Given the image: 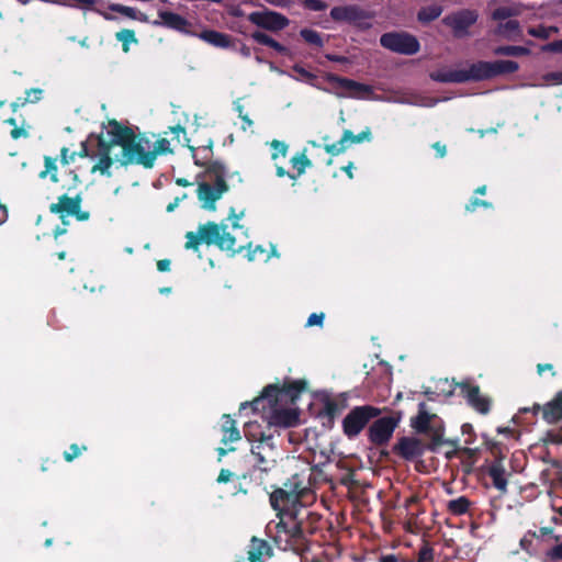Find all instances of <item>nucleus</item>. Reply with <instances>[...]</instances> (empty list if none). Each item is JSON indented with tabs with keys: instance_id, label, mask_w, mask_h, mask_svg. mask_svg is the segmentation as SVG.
<instances>
[{
	"instance_id": "1",
	"label": "nucleus",
	"mask_w": 562,
	"mask_h": 562,
	"mask_svg": "<svg viewBox=\"0 0 562 562\" xmlns=\"http://www.w3.org/2000/svg\"><path fill=\"white\" fill-rule=\"evenodd\" d=\"M305 390L304 380L269 384L252 402L241 403L239 409L247 406H251L254 411L261 409V416L270 427H294L299 424L300 415L296 401Z\"/></svg>"
},
{
	"instance_id": "2",
	"label": "nucleus",
	"mask_w": 562,
	"mask_h": 562,
	"mask_svg": "<svg viewBox=\"0 0 562 562\" xmlns=\"http://www.w3.org/2000/svg\"><path fill=\"white\" fill-rule=\"evenodd\" d=\"M108 136L112 144L121 148L115 160L121 167L142 166L144 169L154 168V154L150 151L151 140L145 133H136L131 126L112 119L108 123Z\"/></svg>"
},
{
	"instance_id": "3",
	"label": "nucleus",
	"mask_w": 562,
	"mask_h": 562,
	"mask_svg": "<svg viewBox=\"0 0 562 562\" xmlns=\"http://www.w3.org/2000/svg\"><path fill=\"white\" fill-rule=\"evenodd\" d=\"M226 224H217L215 222H207L205 224H201L198 227L196 232H188L186 234V249H192L198 251L202 244L207 246L215 245L217 248L224 251H232L235 254L236 249V238L228 233Z\"/></svg>"
},
{
	"instance_id": "4",
	"label": "nucleus",
	"mask_w": 562,
	"mask_h": 562,
	"mask_svg": "<svg viewBox=\"0 0 562 562\" xmlns=\"http://www.w3.org/2000/svg\"><path fill=\"white\" fill-rule=\"evenodd\" d=\"M256 427H258V425L255 423H247L244 428L245 437L254 442L251 446V454L256 460V467L263 472H268L277 464L279 451L272 437L262 434L259 435L256 431Z\"/></svg>"
},
{
	"instance_id": "5",
	"label": "nucleus",
	"mask_w": 562,
	"mask_h": 562,
	"mask_svg": "<svg viewBox=\"0 0 562 562\" xmlns=\"http://www.w3.org/2000/svg\"><path fill=\"white\" fill-rule=\"evenodd\" d=\"M411 426L418 432L427 434L431 438V449L442 443L443 424L434 413L427 409L426 404L418 405V414L411 418Z\"/></svg>"
},
{
	"instance_id": "6",
	"label": "nucleus",
	"mask_w": 562,
	"mask_h": 562,
	"mask_svg": "<svg viewBox=\"0 0 562 562\" xmlns=\"http://www.w3.org/2000/svg\"><path fill=\"white\" fill-rule=\"evenodd\" d=\"M329 15L335 22L351 24L360 31H367L372 27L370 20L373 15L358 4L334 7L331 8Z\"/></svg>"
},
{
	"instance_id": "7",
	"label": "nucleus",
	"mask_w": 562,
	"mask_h": 562,
	"mask_svg": "<svg viewBox=\"0 0 562 562\" xmlns=\"http://www.w3.org/2000/svg\"><path fill=\"white\" fill-rule=\"evenodd\" d=\"M380 44L382 47L401 55H415L420 49L418 38L404 31L386 32L381 35Z\"/></svg>"
},
{
	"instance_id": "8",
	"label": "nucleus",
	"mask_w": 562,
	"mask_h": 562,
	"mask_svg": "<svg viewBox=\"0 0 562 562\" xmlns=\"http://www.w3.org/2000/svg\"><path fill=\"white\" fill-rule=\"evenodd\" d=\"M380 414L381 411L371 405L352 408L342 420L344 434L348 438L357 437L364 429L367 424Z\"/></svg>"
},
{
	"instance_id": "9",
	"label": "nucleus",
	"mask_w": 562,
	"mask_h": 562,
	"mask_svg": "<svg viewBox=\"0 0 562 562\" xmlns=\"http://www.w3.org/2000/svg\"><path fill=\"white\" fill-rule=\"evenodd\" d=\"M460 395L465 400L468 405L475 412L487 415L492 408V397L482 392L480 386L471 380H464L456 385Z\"/></svg>"
},
{
	"instance_id": "10",
	"label": "nucleus",
	"mask_w": 562,
	"mask_h": 562,
	"mask_svg": "<svg viewBox=\"0 0 562 562\" xmlns=\"http://www.w3.org/2000/svg\"><path fill=\"white\" fill-rule=\"evenodd\" d=\"M479 19V13L473 9H461L447 14L442 19V23L450 27L452 34L457 38L465 37L470 34L469 30Z\"/></svg>"
},
{
	"instance_id": "11",
	"label": "nucleus",
	"mask_w": 562,
	"mask_h": 562,
	"mask_svg": "<svg viewBox=\"0 0 562 562\" xmlns=\"http://www.w3.org/2000/svg\"><path fill=\"white\" fill-rule=\"evenodd\" d=\"M247 19L256 26L270 32L282 31L290 23L285 15L269 9H265L262 11H254L248 14Z\"/></svg>"
},
{
	"instance_id": "12",
	"label": "nucleus",
	"mask_w": 562,
	"mask_h": 562,
	"mask_svg": "<svg viewBox=\"0 0 562 562\" xmlns=\"http://www.w3.org/2000/svg\"><path fill=\"white\" fill-rule=\"evenodd\" d=\"M400 420L401 416H387L379 418L375 422H373L368 432L370 441L376 446L387 443L392 438L393 432L396 429Z\"/></svg>"
},
{
	"instance_id": "13",
	"label": "nucleus",
	"mask_w": 562,
	"mask_h": 562,
	"mask_svg": "<svg viewBox=\"0 0 562 562\" xmlns=\"http://www.w3.org/2000/svg\"><path fill=\"white\" fill-rule=\"evenodd\" d=\"M324 79L326 82L334 85L337 88H341V89L350 91L349 94H345V93L335 91L334 93L338 98H346V97L356 98L359 94H371L373 91L372 87L369 85L361 83V82H358V81L349 79V78L340 77L333 72L325 74Z\"/></svg>"
},
{
	"instance_id": "14",
	"label": "nucleus",
	"mask_w": 562,
	"mask_h": 562,
	"mask_svg": "<svg viewBox=\"0 0 562 562\" xmlns=\"http://www.w3.org/2000/svg\"><path fill=\"white\" fill-rule=\"evenodd\" d=\"M372 139V133L370 127H366L359 134H353L350 130H345L340 139L333 144H326L324 149L330 156H338L346 151V149L352 144H359L362 142H370Z\"/></svg>"
},
{
	"instance_id": "15",
	"label": "nucleus",
	"mask_w": 562,
	"mask_h": 562,
	"mask_svg": "<svg viewBox=\"0 0 562 562\" xmlns=\"http://www.w3.org/2000/svg\"><path fill=\"white\" fill-rule=\"evenodd\" d=\"M115 144H112L111 136H108L105 138L103 134L98 135L97 137V149H98V156L99 160L98 162L91 168V172L94 173L99 171L101 175L111 177L110 168L113 165L115 160V156H111L112 149L115 147Z\"/></svg>"
},
{
	"instance_id": "16",
	"label": "nucleus",
	"mask_w": 562,
	"mask_h": 562,
	"mask_svg": "<svg viewBox=\"0 0 562 562\" xmlns=\"http://www.w3.org/2000/svg\"><path fill=\"white\" fill-rule=\"evenodd\" d=\"M228 191L227 182H201L196 189L198 199L203 203L202 207L209 211H215V203L222 195Z\"/></svg>"
},
{
	"instance_id": "17",
	"label": "nucleus",
	"mask_w": 562,
	"mask_h": 562,
	"mask_svg": "<svg viewBox=\"0 0 562 562\" xmlns=\"http://www.w3.org/2000/svg\"><path fill=\"white\" fill-rule=\"evenodd\" d=\"M81 202L82 198L80 193L76 194L75 196L63 194L58 198L57 203H52L49 205V211L53 214H58L63 225H67L68 221L65 220V216H71L72 213L77 212V206L81 205Z\"/></svg>"
},
{
	"instance_id": "18",
	"label": "nucleus",
	"mask_w": 562,
	"mask_h": 562,
	"mask_svg": "<svg viewBox=\"0 0 562 562\" xmlns=\"http://www.w3.org/2000/svg\"><path fill=\"white\" fill-rule=\"evenodd\" d=\"M424 450L423 441L416 437H403L394 446V451L407 460L422 456Z\"/></svg>"
},
{
	"instance_id": "19",
	"label": "nucleus",
	"mask_w": 562,
	"mask_h": 562,
	"mask_svg": "<svg viewBox=\"0 0 562 562\" xmlns=\"http://www.w3.org/2000/svg\"><path fill=\"white\" fill-rule=\"evenodd\" d=\"M463 70V81H483L493 78L491 61L480 60Z\"/></svg>"
},
{
	"instance_id": "20",
	"label": "nucleus",
	"mask_w": 562,
	"mask_h": 562,
	"mask_svg": "<svg viewBox=\"0 0 562 562\" xmlns=\"http://www.w3.org/2000/svg\"><path fill=\"white\" fill-rule=\"evenodd\" d=\"M158 16L161 21H155L154 25H164L179 32H187V27L190 25L186 18L171 11H159Z\"/></svg>"
},
{
	"instance_id": "21",
	"label": "nucleus",
	"mask_w": 562,
	"mask_h": 562,
	"mask_svg": "<svg viewBox=\"0 0 562 562\" xmlns=\"http://www.w3.org/2000/svg\"><path fill=\"white\" fill-rule=\"evenodd\" d=\"M488 474L493 480L494 486L505 492L507 487V479L509 476L508 471L504 467L503 457L496 458L488 468Z\"/></svg>"
},
{
	"instance_id": "22",
	"label": "nucleus",
	"mask_w": 562,
	"mask_h": 562,
	"mask_svg": "<svg viewBox=\"0 0 562 562\" xmlns=\"http://www.w3.org/2000/svg\"><path fill=\"white\" fill-rule=\"evenodd\" d=\"M199 37L207 44L218 48H228L233 45L231 35L215 30H204L199 34Z\"/></svg>"
},
{
	"instance_id": "23",
	"label": "nucleus",
	"mask_w": 562,
	"mask_h": 562,
	"mask_svg": "<svg viewBox=\"0 0 562 562\" xmlns=\"http://www.w3.org/2000/svg\"><path fill=\"white\" fill-rule=\"evenodd\" d=\"M221 429L223 432L222 443L225 446L229 442L239 441L241 438L235 420L229 415L223 416Z\"/></svg>"
},
{
	"instance_id": "24",
	"label": "nucleus",
	"mask_w": 562,
	"mask_h": 562,
	"mask_svg": "<svg viewBox=\"0 0 562 562\" xmlns=\"http://www.w3.org/2000/svg\"><path fill=\"white\" fill-rule=\"evenodd\" d=\"M315 400L322 405L323 413L329 417H334L340 412L336 398L326 391L316 392Z\"/></svg>"
},
{
	"instance_id": "25",
	"label": "nucleus",
	"mask_w": 562,
	"mask_h": 562,
	"mask_svg": "<svg viewBox=\"0 0 562 562\" xmlns=\"http://www.w3.org/2000/svg\"><path fill=\"white\" fill-rule=\"evenodd\" d=\"M250 37L258 44L268 46L272 49H274L277 53L283 56H288L290 54V49L282 45L281 43L273 40L268 34L261 32V31H255L251 33Z\"/></svg>"
},
{
	"instance_id": "26",
	"label": "nucleus",
	"mask_w": 562,
	"mask_h": 562,
	"mask_svg": "<svg viewBox=\"0 0 562 562\" xmlns=\"http://www.w3.org/2000/svg\"><path fill=\"white\" fill-rule=\"evenodd\" d=\"M430 79L436 82L442 83H464L463 81V70H437L430 72Z\"/></svg>"
},
{
	"instance_id": "27",
	"label": "nucleus",
	"mask_w": 562,
	"mask_h": 562,
	"mask_svg": "<svg viewBox=\"0 0 562 562\" xmlns=\"http://www.w3.org/2000/svg\"><path fill=\"white\" fill-rule=\"evenodd\" d=\"M543 417L549 423L562 419V391L543 407Z\"/></svg>"
},
{
	"instance_id": "28",
	"label": "nucleus",
	"mask_w": 562,
	"mask_h": 562,
	"mask_svg": "<svg viewBox=\"0 0 562 562\" xmlns=\"http://www.w3.org/2000/svg\"><path fill=\"white\" fill-rule=\"evenodd\" d=\"M297 501V494L285 490H277L270 496L271 505L274 509H283L286 505Z\"/></svg>"
},
{
	"instance_id": "29",
	"label": "nucleus",
	"mask_w": 562,
	"mask_h": 562,
	"mask_svg": "<svg viewBox=\"0 0 562 562\" xmlns=\"http://www.w3.org/2000/svg\"><path fill=\"white\" fill-rule=\"evenodd\" d=\"M493 78L504 75H510L519 69V64L515 60L499 59L491 61Z\"/></svg>"
},
{
	"instance_id": "30",
	"label": "nucleus",
	"mask_w": 562,
	"mask_h": 562,
	"mask_svg": "<svg viewBox=\"0 0 562 562\" xmlns=\"http://www.w3.org/2000/svg\"><path fill=\"white\" fill-rule=\"evenodd\" d=\"M43 90L40 88H32L25 91L24 98H18L15 101L11 103V109L13 112H16L20 108L24 106L27 103H35L42 98Z\"/></svg>"
},
{
	"instance_id": "31",
	"label": "nucleus",
	"mask_w": 562,
	"mask_h": 562,
	"mask_svg": "<svg viewBox=\"0 0 562 562\" xmlns=\"http://www.w3.org/2000/svg\"><path fill=\"white\" fill-rule=\"evenodd\" d=\"M442 13V7L438 4L423 7L417 13L418 22L423 24L437 20Z\"/></svg>"
},
{
	"instance_id": "32",
	"label": "nucleus",
	"mask_w": 562,
	"mask_h": 562,
	"mask_svg": "<svg viewBox=\"0 0 562 562\" xmlns=\"http://www.w3.org/2000/svg\"><path fill=\"white\" fill-rule=\"evenodd\" d=\"M44 170L38 173V178L45 179L48 176L52 182L57 183L59 181L57 159L50 156H44Z\"/></svg>"
},
{
	"instance_id": "33",
	"label": "nucleus",
	"mask_w": 562,
	"mask_h": 562,
	"mask_svg": "<svg viewBox=\"0 0 562 562\" xmlns=\"http://www.w3.org/2000/svg\"><path fill=\"white\" fill-rule=\"evenodd\" d=\"M494 54L497 56H528L530 54V49L525 46H516V45H503L494 48Z\"/></svg>"
},
{
	"instance_id": "34",
	"label": "nucleus",
	"mask_w": 562,
	"mask_h": 562,
	"mask_svg": "<svg viewBox=\"0 0 562 562\" xmlns=\"http://www.w3.org/2000/svg\"><path fill=\"white\" fill-rule=\"evenodd\" d=\"M269 547L268 544L262 541L254 538L251 540L250 549L248 551V557L251 562H257L263 557L265 554H268Z\"/></svg>"
},
{
	"instance_id": "35",
	"label": "nucleus",
	"mask_w": 562,
	"mask_h": 562,
	"mask_svg": "<svg viewBox=\"0 0 562 562\" xmlns=\"http://www.w3.org/2000/svg\"><path fill=\"white\" fill-rule=\"evenodd\" d=\"M290 162L292 167L297 171L296 178L302 176L306 168L312 166V160L306 156V149H303L301 153L294 155Z\"/></svg>"
},
{
	"instance_id": "36",
	"label": "nucleus",
	"mask_w": 562,
	"mask_h": 562,
	"mask_svg": "<svg viewBox=\"0 0 562 562\" xmlns=\"http://www.w3.org/2000/svg\"><path fill=\"white\" fill-rule=\"evenodd\" d=\"M206 173L214 179V182H226V168L221 161H211L206 166Z\"/></svg>"
},
{
	"instance_id": "37",
	"label": "nucleus",
	"mask_w": 562,
	"mask_h": 562,
	"mask_svg": "<svg viewBox=\"0 0 562 562\" xmlns=\"http://www.w3.org/2000/svg\"><path fill=\"white\" fill-rule=\"evenodd\" d=\"M150 151L154 154V164L156 162L158 156L173 153L170 146V142L165 137L158 138L156 142H151Z\"/></svg>"
},
{
	"instance_id": "38",
	"label": "nucleus",
	"mask_w": 562,
	"mask_h": 562,
	"mask_svg": "<svg viewBox=\"0 0 562 562\" xmlns=\"http://www.w3.org/2000/svg\"><path fill=\"white\" fill-rule=\"evenodd\" d=\"M300 36L310 45L312 46H315V47H323L324 46V40L321 35V33H318L317 31L315 30H312V29H302L300 31Z\"/></svg>"
},
{
	"instance_id": "39",
	"label": "nucleus",
	"mask_w": 562,
	"mask_h": 562,
	"mask_svg": "<svg viewBox=\"0 0 562 562\" xmlns=\"http://www.w3.org/2000/svg\"><path fill=\"white\" fill-rule=\"evenodd\" d=\"M557 26H544L542 24L528 29V34L540 40H548L553 33H558Z\"/></svg>"
},
{
	"instance_id": "40",
	"label": "nucleus",
	"mask_w": 562,
	"mask_h": 562,
	"mask_svg": "<svg viewBox=\"0 0 562 562\" xmlns=\"http://www.w3.org/2000/svg\"><path fill=\"white\" fill-rule=\"evenodd\" d=\"M115 37L119 42L122 43V48L125 53H127L130 50V44L131 43H136L137 40H136V36H135V32L133 30H130V29H123L121 31H119L116 34H115Z\"/></svg>"
},
{
	"instance_id": "41",
	"label": "nucleus",
	"mask_w": 562,
	"mask_h": 562,
	"mask_svg": "<svg viewBox=\"0 0 562 562\" xmlns=\"http://www.w3.org/2000/svg\"><path fill=\"white\" fill-rule=\"evenodd\" d=\"M457 384L458 383L449 381L448 379H441L436 383L435 392L438 396H450L453 393V386Z\"/></svg>"
},
{
	"instance_id": "42",
	"label": "nucleus",
	"mask_w": 562,
	"mask_h": 562,
	"mask_svg": "<svg viewBox=\"0 0 562 562\" xmlns=\"http://www.w3.org/2000/svg\"><path fill=\"white\" fill-rule=\"evenodd\" d=\"M448 508L451 513H453L456 515H462L469 508V501L465 497H459L457 499H452L449 502Z\"/></svg>"
},
{
	"instance_id": "43",
	"label": "nucleus",
	"mask_w": 562,
	"mask_h": 562,
	"mask_svg": "<svg viewBox=\"0 0 562 562\" xmlns=\"http://www.w3.org/2000/svg\"><path fill=\"white\" fill-rule=\"evenodd\" d=\"M109 10L112 12L121 13L132 20L137 19L136 10L132 7H126V5L119 4V3H112L109 5Z\"/></svg>"
},
{
	"instance_id": "44",
	"label": "nucleus",
	"mask_w": 562,
	"mask_h": 562,
	"mask_svg": "<svg viewBox=\"0 0 562 562\" xmlns=\"http://www.w3.org/2000/svg\"><path fill=\"white\" fill-rule=\"evenodd\" d=\"M477 207L492 209L493 204L486 200H481L479 198H471L470 201L465 204L464 210L467 212H474Z\"/></svg>"
},
{
	"instance_id": "45",
	"label": "nucleus",
	"mask_w": 562,
	"mask_h": 562,
	"mask_svg": "<svg viewBox=\"0 0 562 562\" xmlns=\"http://www.w3.org/2000/svg\"><path fill=\"white\" fill-rule=\"evenodd\" d=\"M514 15V11L513 9L508 8V7H499V8H496L493 12H492V19L494 21H504V20H508L510 16Z\"/></svg>"
},
{
	"instance_id": "46",
	"label": "nucleus",
	"mask_w": 562,
	"mask_h": 562,
	"mask_svg": "<svg viewBox=\"0 0 562 562\" xmlns=\"http://www.w3.org/2000/svg\"><path fill=\"white\" fill-rule=\"evenodd\" d=\"M270 145H271L272 149H274V151L271 154V158L273 160H276L279 155H281L283 157L286 155L288 145L284 142L273 139Z\"/></svg>"
},
{
	"instance_id": "47",
	"label": "nucleus",
	"mask_w": 562,
	"mask_h": 562,
	"mask_svg": "<svg viewBox=\"0 0 562 562\" xmlns=\"http://www.w3.org/2000/svg\"><path fill=\"white\" fill-rule=\"evenodd\" d=\"M302 4L305 9L311 11H324L328 7L323 0H303Z\"/></svg>"
},
{
	"instance_id": "48",
	"label": "nucleus",
	"mask_w": 562,
	"mask_h": 562,
	"mask_svg": "<svg viewBox=\"0 0 562 562\" xmlns=\"http://www.w3.org/2000/svg\"><path fill=\"white\" fill-rule=\"evenodd\" d=\"M324 319H325V313H323V312H321V313H312L308 316L305 326L306 327H313V326L323 327Z\"/></svg>"
},
{
	"instance_id": "49",
	"label": "nucleus",
	"mask_w": 562,
	"mask_h": 562,
	"mask_svg": "<svg viewBox=\"0 0 562 562\" xmlns=\"http://www.w3.org/2000/svg\"><path fill=\"white\" fill-rule=\"evenodd\" d=\"M76 157H77V153L69 151V149L67 147H63L60 149V164L63 166H67L71 162H74Z\"/></svg>"
},
{
	"instance_id": "50",
	"label": "nucleus",
	"mask_w": 562,
	"mask_h": 562,
	"mask_svg": "<svg viewBox=\"0 0 562 562\" xmlns=\"http://www.w3.org/2000/svg\"><path fill=\"white\" fill-rule=\"evenodd\" d=\"M546 557L551 562L562 561V543H559L551 548L547 552Z\"/></svg>"
},
{
	"instance_id": "51",
	"label": "nucleus",
	"mask_w": 562,
	"mask_h": 562,
	"mask_svg": "<svg viewBox=\"0 0 562 562\" xmlns=\"http://www.w3.org/2000/svg\"><path fill=\"white\" fill-rule=\"evenodd\" d=\"M543 52L561 54L562 53V38L550 42L542 46Z\"/></svg>"
},
{
	"instance_id": "52",
	"label": "nucleus",
	"mask_w": 562,
	"mask_h": 562,
	"mask_svg": "<svg viewBox=\"0 0 562 562\" xmlns=\"http://www.w3.org/2000/svg\"><path fill=\"white\" fill-rule=\"evenodd\" d=\"M293 70L305 81L311 82L314 79H316V76L312 74L311 71L306 70L304 67L300 65H294Z\"/></svg>"
},
{
	"instance_id": "53",
	"label": "nucleus",
	"mask_w": 562,
	"mask_h": 562,
	"mask_svg": "<svg viewBox=\"0 0 562 562\" xmlns=\"http://www.w3.org/2000/svg\"><path fill=\"white\" fill-rule=\"evenodd\" d=\"M434 558L432 549L429 547H423L418 553L417 562H431Z\"/></svg>"
},
{
	"instance_id": "54",
	"label": "nucleus",
	"mask_w": 562,
	"mask_h": 562,
	"mask_svg": "<svg viewBox=\"0 0 562 562\" xmlns=\"http://www.w3.org/2000/svg\"><path fill=\"white\" fill-rule=\"evenodd\" d=\"M501 27L507 33H514L519 31V22L517 20H507L505 23L501 24Z\"/></svg>"
},
{
	"instance_id": "55",
	"label": "nucleus",
	"mask_w": 562,
	"mask_h": 562,
	"mask_svg": "<svg viewBox=\"0 0 562 562\" xmlns=\"http://www.w3.org/2000/svg\"><path fill=\"white\" fill-rule=\"evenodd\" d=\"M69 176L71 177V183L69 186H63V189L67 191H71L74 189H77L79 184L81 183L78 173L75 170H69Z\"/></svg>"
},
{
	"instance_id": "56",
	"label": "nucleus",
	"mask_w": 562,
	"mask_h": 562,
	"mask_svg": "<svg viewBox=\"0 0 562 562\" xmlns=\"http://www.w3.org/2000/svg\"><path fill=\"white\" fill-rule=\"evenodd\" d=\"M325 58L327 60H329V61H333V63H339V64H349L350 63L348 57L341 56V55L331 54V53L325 54Z\"/></svg>"
},
{
	"instance_id": "57",
	"label": "nucleus",
	"mask_w": 562,
	"mask_h": 562,
	"mask_svg": "<svg viewBox=\"0 0 562 562\" xmlns=\"http://www.w3.org/2000/svg\"><path fill=\"white\" fill-rule=\"evenodd\" d=\"M71 216H75L79 222H83L89 220L90 213L88 211H82L81 205H78L77 212L72 213Z\"/></svg>"
},
{
	"instance_id": "58",
	"label": "nucleus",
	"mask_w": 562,
	"mask_h": 562,
	"mask_svg": "<svg viewBox=\"0 0 562 562\" xmlns=\"http://www.w3.org/2000/svg\"><path fill=\"white\" fill-rule=\"evenodd\" d=\"M170 259H160L157 261V270L159 272H167L170 270Z\"/></svg>"
},
{
	"instance_id": "59",
	"label": "nucleus",
	"mask_w": 562,
	"mask_h": 562,
	"mask_svg": "<svg viewBox=\"0 0 562 562\" xmlns=\"http://www.w3.org/2000/svg\"><path fill=\"white\" fill-rule=\"evenodd\" d=\"M232 476H233V473L229 470L223 469L218 474L217 482L218 483H227L228 481H231Z\"/></svg>"
},
{
	"instance_id": "60",
	"label": "nucleus",
	"mask_w": 562,
	"mask_h": 562,
	"mask_svg": "<svg viewBox=\"0 0 562 562\" xmlns=\"http://www.w3.org/2000/svg\"><path fill=\"white\" fill-rule=\"evenodd\" d=\"M432 148L436 150L437 156L440 157V158L445 157L446 154H447L446 145L441 144L440 142H436L432 145Z\"/></svg>"
},
{
	"instance_id": "61",
	"label": "nucleus",
	"mask_w": 562,
	"mask_h": 562,
	"mask_svg": "<svg viewBox=\"0 0 562 562\" xmlns=\"http://www.w3.org/2000/svg\"><path fill=\"white\" fill-rule=\"evenodd\" d=\"M10 135H11V137H12L13 139H18V138H20L21 136L26 137V136H27V132H26L23 127H18V126H15V127L11 131Z\"/></svg>"
},
{
	"instance_id": "62",
	"label": "nucleus",
	"mask_w": 562,
	"mask_h": 562,
	"mask_svg": "<svg viewBox=\"0 0 562 562\" xmlns=\"http://www.w3.org/2000/svg\"><path fill=\"white\" fill-rule=\"evenodd\" d=\"M70 450L72 451L71 453L65 452V459L67 461H71V460H74L76 457H78L80 454V449L78 448L77 445H72L70 447Z\"/></svg>"
},
{
	"instance_id": "63",
	"label": "nucleus",
	"mask_w": 562,
	"mask_h": 562,
	"mask_svg": "<svg viewBox=\"0 0 562 562\" xmlns=\"http://www.w3.org/2000/svg\"><path fill=\"white\" fill-rule=\"evenodd\" d=\"M276 175L279 177V178H282V177H285L288 176L289 178L295 180L296 179V176L295 175H292L290 173L289 171H286L283 167L281 166H278L277 169H276Z\"/></svg>"
},
{
	"instance_id": "64",
	"label": "nucleus",
	"mask_w": 562,
	"mask_h": 562,
	"mask_svg": "<svg viewBox=\"0 0 562 562\" xmlns=\"http://www.w3.org/2000/svg\"><path fill=\"white\" fill-rule=\"evenodd\" d=\"M76 153H77V157H80V158L89 157L90 154H89V148H88L87 142H82L80 145V150L76 151Z\"/></svg>"
}]
</instances>
